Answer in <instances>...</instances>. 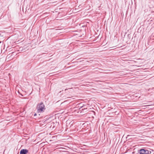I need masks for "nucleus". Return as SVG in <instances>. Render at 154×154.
<instances>
[{
  "label": "nucleus",
  "mask_w": 154,
  "mask_h": 154,
  "mask_svg": "<svg viewBox=\"0 0 154 154\" xmlns=\"http://www.w3.org/2000/svg\"><path fill=\"white\" fill-rule=\"evenodd\" d=\"M36 109L37 112L39 113H43L46 109L45 105L42 102L37 104Z\"/></svg>",
  "instance_id": "f257e3e1"
},
{
  "label": "nucleus",
  "mask_w": 154,
  "mask_h": 154,
  "mask_svg": "<svg viewBox=\"0 0 154 154\" xmlns=\"http://www.w3.org/2000/svg\"><path fill=\"white\" fill-rule=\"evenodd\" d=\"M138 152L140 154H151V152L146 149H141L139 150Z\"/></svg>",
  "instance_id": "f03ea898"
},
{
  "label": "nucleus",
  "mask_w": 154,
  "mask_h": 154,
  "mask_svg": "<svg viewBox=\"0 0 154 154\" xmlns=\"http://www.w3.org/2000/svg\"><path fill=\"white\" fill-rule=\"evenodd\" d=\"M79 109H80V110L84 112V111L85 112L87 111V108L86 107V106L85 105H83L82 106H81Z\"/></svg>",
  "instance_id": "7ed1b4c3"
},
{
  "label": "nucleus",
  "mask_w": 154,
  "mask_h": 154,
  "mask_svg": "<svg viewBox=\"0 0 154 154\" xmlns=\"http://www.w3.org/2000/svg\"><path fill=\"white\" fill-rule=\"evenodd\" d=\"M28 152V150L26 149H21L20 152V154H26Z\"/></svg>",
  "instance_id": "20e7f679"
},
{
  "label": "nucleus",
  "mask_w": 154,
  "mask_h": 154,
  "mask_svg": "<svg viewBox=\"0 0 154 154\" xmlns=\"http://www.w3.org/2000/svg\"><path fill=\"white\" fill-rule=\"evenodd\" d=\"M36 115H37L36 113H35L34 114V116H36Z\"/></svg>",
  "instance_id": "39448f33"
},
{
  "label": "nucleus",
  "mask_w": 154,
  "mask_h": 154,
  "mask_svg": "<svg viewBox=\"0 0 154 154\" xmlns=\"http://www.w3.org/2000/svg\"><path fill=\"white\" fill-rule=\"evenodd\" d=\"M93 113H95V112L94 111H92Z\"/></svg>",
  "instance_id": "423d86ee"
}]
</instances>
